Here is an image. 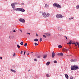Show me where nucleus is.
I'll list each match as a JSON object with an SVG mask.
<instances>
[{
	"label": "nucleus",
	"instance_id": "obj_10",
	"mask_svg": "<svg viewBox=\"0 0 79 79\" xmlns=\"http://www.w3.org/2000/svg\"><path fill=\"white\" fill-rule=\"evenodd\" d=\"M55 55L56 54H55V52H52V58H54V57L55 56Z\"/></svg>",
	"mask_w": 79,
	"mask_h": 79
},
{
	"label": "nucleus",
	"instance_id": "obj_33",
	"mask_svg": "<svg viewBox=\"0 0 79 79\" xmlns=\"http://www.w3.org/2000/svg\"><path fill=\"white\" fill-rule=\"evenodd\" d=\"M70 79H73V77H70Z\"/></svg>",
	"mask_w": 79,
	"mask_h": 79
},
{
	"label": "nucleus",
	"instance_id": "obj_28",
	"mask_svg": "<svg viewBox=\"0 0 79 79\" xmlns=\"http://www.w3.org/2000/svg\"><path fill=\"white\" fill-rule=\"evenodd\" d=\"M42 38H40V42H42Z\"/></svg>",
	"mask_w": 79,
	"mask_h": 79
},
{
	"label": "nucleus",
	"instance_id": "obj_11",
	"mask_svg": "<svg viewBox=\"0 0 79 79\" xmlns=\"http://www.w3.org/2000/svg\"><path fill=\"white\" fill-rule=\"evenodd\" d=\"M57 55L60 56H62L63 55V53H59L57 54Z\"/></svg>",
	"mask_w": 79,
	"mask_h": 79
},
{
	"label": "nucleus",
	"instance_id": "obj_40",
	"mask_svg": "<svg viewBox=\"0 0 79 79\" xmlns=\"http://www.w3.org/2000/svg\"><path fill=\"white\" fill-rule=\"evenodd\" d=\"M36 37H37L38 36V35L37 34H36Z\"/></svg>",
	"mask_w": 79,
	"mask_h": 79
},
{
	"label": "nucleus",
	"instance_id": "obj_36",
	"mask_svg": "<svg viewBox=\"0 0 79 79\" xmlns=\"http://www.w3.org/2000/svg\"><path fill=\"white\" fill-rule=\"evenodd\" d=\"M14 3V5H18V3H16V2H15L14 3Z\"/></svg>",
	"mask_w": 79,
	"mask_h": 79
},
{
	"label": "nucleus",
	"instance_id": "obj_21",
	"mask_svg": "<svg viewBox=\"0 0 79 79\" xmlns=\"http://www.w3.org/2000/svg\"><path fill=\"white\" fill-rule=\"evenodd\" d=\"M17 47H18V48H21L20 46H19V44H17Z\"/></svg>",
	"mask_w": 79,
	"mask_h": 79
},
{
	"label": "nucleus",
	"instance_id": "obj_19",
	"mask_svg": "<svg viewBox=\"0 0 79 79\" xmlns=\"http://www.w3.org/2000/svg\"><path fill=\"white\" fill-rule=\"evenodd\" d=\"M34 41H35V42H38V39H34Z\"/></svg>",
	"mask_w": 79,
	"mask_h": 79
},
{
	"label": "nucleus",
	"instance_id": "obj_49",
	"mask_svg": "<svg viewBox=\"0 0 79 79\" xmlns=\"http://www.w3.org/2000/svg\"><path fill=\"white\" fill-rule=\"evenodd\" d=\"M21 32H22V31H21V30H20Z\"/></svg>",
	"mask_w": 79,
	"mask_h": 79
},
{
	"label": "nucleus",
	"instance_id": "obj_4",
	"mask_svg": "<svg viewBox=\"0 0 79 79\" xmlns=\"http://www.w3.org/2000/svg\"><path fill=\"white\" fill-rule=\"evenodd\" d=\"M56 17L57 18H63V16L61 15L57 14L56 15Z\"/></svg>",
	"mask_w": 79,
	"mask_h": 79
},
{
	"label": "nucleus",
	"instance_id": "obj_38",
	"mask_svg": "<svg viewBox=\"0 0 79 79\" xmlns=\"http://www.w3.org/2000/svg\"><path fill=\"white\" fill-rule=\"evenodd\" d=\"M34 60L35 61H37V59H34Z\"/></svg>",
	"mask_w": 79,
	"mask_h": 79
},
{
	"label": "nucleus",
	"instance_id": "obj_22",
	"mask_svg": "<svg viewBox=\"0 0 79 79\" xmlns=\"http://www.w3.org/2000/svg\"><path fill=\"white\" fill-rule=\"evenodd\" d=\"M76 43L77 45H78V48H79V43H78L77 42H76Z\"/></svg>",
	"mask_w": 79,
	"mask_h": 79
},
{
	"label": "nucleus",
	"instance_id": "obj_42",
	"mask_svg": "<svg viewBox=\"0 0 79 79\" xmlns=\"http://www.w3.org/2000/svg\"><path fill=\"white\" fill-rule=\"evenodd\" d=\"M20 53L21 54H22L23 53V51H21Z\"/></svg>",
	"mask_w": 79,
	"mask_h": 79
},
{
	"label": "nucleus",
	"instance_id": "obj_9",
	"mask_svg": "<svg viewBox=\"0 0 79 79\" xmlns=\"http://www.w3.org/2000/svg\"><path fill=\"white\" fill-rule=\"evenodd\" d=\"M77 60L75 59H71L70 61L71 62H75V61H77Z\"/></svg>",
	"mask_w": 79,
	"mask_h": 79
},
{
	"label": "nucleus",
	"instance_id": "obj_46",
	"mask_svg": "<svg viewBox=\"0 0 79 79\" xmlns=\"http://www.w3.org/2000/svg\"><path fill=\"white\" fill-rule=\"evenodd\" d=\"M69 19H70V20L71 19V18H70Z\"/></svg>",
	"mask_w": 79,
	"mask_h": 79
},
{
	"label": "nucleus",
	"instance_id": "obj_50",
	"mask_svg": "<svg viewBox=\"0 0 79 79\" xmlns=\"http://www.w3.org/2000/svg\"><path fill=\"white\" fill-rule=\"evenodd\" d=\"M21 32H22V31H21V30H20Z\"/></svg>",
	"mask_w": 79,
	"mask_h": 79
},
{
	"label": "nucleus",
	"instance_id": "obj_29",
	"mask_svg": "<svg viewBox=\"0 0 79 79\" xmlns=\"http://www.w3.org/2000/svg\"><path fill=\"white\" fill-rule=\"evenodd\" d=\"M54 63H57V61L56 60H54Z\"/></svg>",
	"mask_w": 79,
	"mask_h": 79
},
{
	"label": "nucleus",
	"instance_id": "obj_20",
	"mask_svg": "<svg viewBox=\"0 0 79 79\" xmlns=\"http://www.w3.org/2000/svg\"><path fill=\"white\" fill-rule=\"evenodd\" d=\"M58 47L60 48H62V46L61 45H59L58 46Z\"/></svg>",
	"mask_w": 79,
	"mask_h": 79
},
{
	"label": "nucleus",
	"instance_id": "obj_23",
	"mask_svg": "<svg viewBox=\"0 0 79 79\" xmlns=\"http://www.w3.org/2000/svg\"><path fill=\"white\" fill-rule=\"evenodd\" d=\"M40 57H41V56H40V55H38L37 56V58H40Z\"/></svg>",
	"mask_w": 79,
	"mask_h": 79
},
{
	"label": "nucleus",
	"instance_id": "obj_31",
	"mask_svg": "<svg viewBox=\"0 0 79 79\" xmlns=\"http://www.w3.org/2000/svg\"><path fill=\"white\" fill-rule=\"evenodd\" d=\"M27 43H25L24 44L25 47H26L27 46Z\"/></svg>",
	"mask_w": 79,
	"mask_h": 79
},
{
	"label": "nucleus",
	"instance_id": "obj_44",
	"mask_svg": "<svg viewBox=\"0 0 79 79\" xmlns=\"http://www.w3.org/2000/svg\"><path fill=\"white\" fill-rule=\"evenodd\" d=\"M13 32H16V31L15 30H14V31H13Z\"/></svg>",
	"mask_w": 79,
	"mask_h": 79
},
{
	"label": "nucleus",
	"instance_id": "obj_3",
	"mask_svg": "<svg viewBox=\"0 0 79 79\" xmlns=\"http://www.w3.org/2000/svg\"><path fill=\"white\" fill-rule=\"evenodd\" d=\"M53 5L54 6H56V7H57V8H61V6L57 3H54Z\"/></svg>",
	"mask_w": 79,
	"mask_h": 79
},
{
	"label": "nucleus",
	"instance_id": "obj_16",
	"mask_svg": "<svg viewBox=\"0 0 79 79\" xmlns=\"http://www.w3.org/2000/svg\"><path fill=\"white\" fill-rule=\"evenodd\" d=\"M10 71H12V72H13V73H16V71L12 69H11Z\"/></svg>",
	"mask_w": 79,
	"mask_h": 79
},
{
	"label": "nucleus",
	"instance_id": "obj_35",
	"mask_svg": "<svg viewBox=\"0 0 79 79\" xmlns=\"http://www.w3.org/2000/svg\"><path fill=\"white\" fill-rule=\"evenodd\" d=\"M43 37H45V38H46V36H45V35H43Z\"/></svg>",
	"mask_w": 79,
	"mask_h": 79
},
{
	"label": "nucleus",
	"instance_id": "obj_51",
	"mask_svg": "<svg viewBox=\"0 0 79 79\" xmlns=\"http://www.w3.org/2000/svg\"><path fill=\"white\" fill-rule=\"evenodd\" d=\"M6 0V1H7V0Z\"/></svg>",
	"mask_w": 79,
	"mask_h": 79
},
{
	"label": "nucleus",
	"instance_id": "obj_25",
	"mask_svg": "<svg viewBox=\"0 0 79 79\" xmlns=\"http://www.w3.org/2000/svg\"><path fill=\"white\" fill-rule=\"evenodd\" d=\"M20 44L21 45H23L24 44V43H23V42H21V43H20Z\"/></svg>",
	"mask_w": 79,
	"mask_h": 79
},
{
	"label": "nucleus",
	"instance_id": "obj_32",
	"mask_svg": "<svg viewBox=\"0 0 79 79\" xmlns=\"http://www.w3.org/2000/svg\"><path fill=\"white\" fill-rule=\"evenodd\" d=\"M46 76L48 77H49V74H46Z\"/></svg>",
	"mask_w": 79,
	"mask_h": 79
},
{
	"label": "nucleus",
	"instance_id": "obj_43",
	"mask_svg": "<svg viewBox=\"0 0 79 79\" xmlns=\"http://www.w3.org/2000/svg\"><path fill=\"white\" fill-rule=\"evenodd\" d=\"M0 59H1V60H2V57H0Z\"/></svg>",
	"mask_w": 79,
	"mask_h": 79
},
{
	"label": "nucleus",
	"instance_id": "obj_15",
	"mask_svg": "<svg viewBox=\"0 0 79 79\" xmlns=\"http://www.w3.org/2000/svg\"><path fill=\"white\" fill-rule=\"evenodd\" d=\"M45 35H46V36H50V34L49 33H45Z\"/></svg>",
	"mask_w": 79,
	"mask_h": 79
},
{
	"label": "nucleus",
	"instance_id": "obj_26",
	"mask_svg": "<svg viewBox=\"0 0 79 79\" xmlns=\"http://www.w3.org/2000/svg\"><path fill=\"white\" fill-rule=\"evenodd\" d=\"M45 7H46V8H47V7H48V5H47V4H45Z\"/></svg>",
	"mask_w": 79,
	"mask_h": 79
},
{
	"label": "nucleus",
	"instance_id": "obj_47",
	"mask_svg": "<svg viewBox=\"0 0 79 79\" xmlns=\"http://www.w3.org/2000/svg\"><path fill=\"white\" fill-rule=\"evenodd\" d=\"M28 71H31V70H28Z\"/></svg>",
	"mask_w": 79,
	"mask_h": 79
},
{
	"label": "nucleus",
	"instance_id": "obj_8",
	"mask_svg": "<svg viewBox=\"0 0 79 79\" xmlns=\"http://www.w3.org/2000/svg\"><path fill=\"white\" fill-rule=\"evenodd\" d=\"M72 44H74V43H73V42L72 40H70L69 41V43H67V44H68V45H71Z\"/></svg>",
	"mask_w": 79,
	"mask_h": 79
},
{
	"label": "nucleus",
	"instance_id": "obj_5",
	"mask_svg": "<svg viewBox=\"0 0 79 79\" xmlns=\"http://www.w3.org/2000/svg\"><path fill=\"white\" fill-rule=\"evenodd\" d=\"M19 21L21 22V23H25V20L24 19H19Z\"/></svg>",
	"mask_w": 79,
	"mask_h": 79
},
{
	"label": "nucleus",
	"instance_id": "obj_41",
	"mask_svg": "<svg viewBox=\"0 0 79 79\" xmlns=\"http://www.w3.org/2000/svg\"><path fill=\"white\" fill-rule=\"evenodd\" d=\"M64 37H65V39H67V40L68 39V38H67V37H66V36H65Z\"/></svg>",
	"mask_w": 79,
	"mask_h": 79
},
{
	"label": "nucleus",
	"instance_id": "obj_13",
	"mask_svg": "<svg viewBox=\"0 0 79 79\" xmlns=\"http://www.w3.org/2000/svg\"><path fill=\"white\" fill-rule=\"evenodd\" d=\"M65 76L66 78V79H68L69 78V77L68 76V74H65Z\"/></svg>",
	"mask_w": 79,
	"mask_h": 79
},
{
	"label": "nucleus",
	"instance_id": "obj_14",
	"mask_svg": "<svg viewBox=\"0 0 79 79\" xmlns=\"http://www.w3.org/2000/svg\"><path fill=\"white\" fill-rule=\"evenodd\" d=\"M47 55H44L43 56V58H44V59H45L46 58H47Z\"/></svg>",
	"mask_w": 79,
	"mask_h": 79
},
{
	"label": "nucleus",
	"instance_id": "obj_24",
	"mask_svg": "<svg viewBox=\"0 0 79 79\" xmlns=\"http://www.w3.org/2000/svg\"><path fill=\"white\" fill-rule=\"evenodd\" d=\"M76 8H77V9H79V5L77 6L76 7Z\"/></svg>",
	"mask_w": 79,
	"mask_h": 79
},
{
	"label": "nucleus",
	"instance_id": "obj_1",
	"mask_svg": "<svg viewBox=\"0 0 79 79\" xmlns=\"http://www.w3.org/2000/svg\"><path fill=\"white\" fill-rule=\"evenodd\" d=\"M42 15L44 18H47V17H48L50 16V14L48 13L44 12L42 14Z\"/></svg>",
	"mask_w": 79,
	"mask_h": 79
},
{
	"label": "nucleus",
	"instance_id": "obj_30",
	"mask_svg": "<svg viewBox=\"0 0 79 79\" xmlns=\"http://www.w3.org/2000/svg\"><path fill=\"white\" fill-rule=\"evenodd\" d=\"M16 56V54L15 52H14L13 56Z\"/></svg>",
	"mask_w": 79,
	"mask_h": 79
},
{
	"label": "nucleus",
	"instance_id": "obj_18",
	"mask_svg": "<svg viewBox=\"0 0 79 79\" xmlns=\"http://www.w3.org/2000/svg\"><path fill=\"white\" fill-rule=\"evenodd\" d=\"M46 64L47 66H48V65H49V64H50V62H47Z\"/></svg>",
	"mask_w": 79,
	"mask_h": 79
},
{
	"label": "nucleus",
	"instance_id": "obj_2",
	"mask_svg": "<svg viewBox=\"0 0 79 79\" xmlns=\"http://www.w3.org/2000/svg\"><path fill=\"white\" fill-rule=\"evenodd\" d=\"M79 69V67L77 66L74 65V66H72L71 70L73 71V70H76V69Z\"/></svg>",
	"mask_w": 79,
	"mask_h": 79
},
{
	"label": "nucleus",
	"instance_id": "obj_12",
	"mask_svg": "<svg viewBox=\"0 0 79 79\" xmlns=\"http://www.w3.org/2000/svg\"><path fill=\"white\" fill-rule=\"evenodd\" d=\"M13 10H14V11H19V8L14 9Z\"/></svg>",
	"mask_w": 79,
	"mask_h": 79
},
{
	"label": "nucleus",
	"instance_id": "obj_27",
	"mask_svg": "<svg viewBox=\"0 0 79 79\" xmlns=\"http://www.w3.org/2000/svg\"><path fill=\"white\" fill-rule=\"evenodd\" d=\"M37 45H38V44H37L36 43H35V46H36Z\"/></svg>",
	"mask_w": 79,
	"mask_h": 79
},
{
	"label": "nucleus",
	"instance_id": "obj_39",
	"mask_svg": "<svg viewBox=\"0 0 79 79\" xmlns=\"http://www.w3.org/2000/svg\"><path fill=\"white\" fill-rule=\"evenodd\" d=\"M70 18H71V19H73V18H74V17H71Z\"/></svg>",
	"mask_w": 79,
	"mask_h": 79
},
{
	"label": "nucleus",
	"instance_id": "obj_37",
	"mask_svg": "<svg viewBox=\"0 0 79 79\" xmlns=\"http://www.w3.org/2000/svg\"><path fill=\"white\" fill-rule=\"evenodd\" d=\"M23 55H26V51H25L23 54Z\"/></svg>",
	"mask_w": 79,
	"mask_h": 79
},
{
	"label": "nucleus",
	"instance_id": "obj_45",
	"mask_svg": "<svg viewBox=\"0 0 79 79\" xmlns=\"http://www.w3.org/2000/svg\"><path fill=\"white\" fill-rule=\"evenodd\" d=\"M27 34H28L29 35H30V33H27Z\"/></svg>",
	"mask_w": 79,
	"mask_h": 79
},
{
	"label": "nucleus",
	"instance_id": "obj_52",
	"mask_svg": "<svg viewBox=\"0 0 79 79\" xmlns=\"http://www.w3.org/2000/svg\"><path fill=\"white\" fill-rule=\"evenodd\" d=\"M32 53L33 52H31Z\"/></svg>",
	"mask_w": 79,
	"mask_h": 79
},
{
	"label": "nucleus",
	"instance_id": "obj_34",
	"mask_svg": "<svg viewBox=\"0 0 79 79\" xmlns=\"http://www.w3.org/2000/svg\"><path fill=\"white\" fill-rule=\"evenodd\" d=\"M73 44H74L75 46H77V44H76L74 43V41Z\"/></svg>",
	"mask_w": 79,
	"mask_h": 79
},
{
	"label": "nucleus",
	"instance_id": "obj_48",
	"mask_svg": "<svg viewBox=\"0 0 79 79\" xmlns=\"http://www.w3.org/2000/svg\"><path fill=\"white\" fill-rule=\"evenodd\" d=\"M27 55H29V54L28 53V54H27Z\"/></svg>",
	"mask_w": 79,
	"mask_h": 79
},
{
	"label": "nucleus",
	"instance_id": "obj_6",
	"mask_svg": "<svg viewBox=\"0 0 79 79\" xmlns=\"http://www.w3.org/2000/svg\"><path fill=\"white\" fill-rule=\"evenodd\" d=\"M19 11H22V12H24V11H25V10H24V9L19 8Z\"/></svg>",
	"mask_w": 79,
	"mask_h": 79
},
{
	"label": "nucleus",
	"instance_id": "obj_53",
	"mask_svg": "<svg viewBox=\"0 0 79 79\" xmlns=\"http://www.w3.org/2000/svg\"><path fill=\"white\" fill-rule=\"evenodd\" d=\"M0 71H1V70H0Z\"/></svg>",
	"mask_w": 79,
	"mask_h": 79
},
{
	"label": "nucleus",
	"instance_id": "obj_7",
	"mask_svg": "<svg viewBox=\"0 0 79 79\" xmlns=\"http://www.w3.org/2000/svg\"><path fill=\"white\" fill-rule=\"evenodd\" d=\"M11 6L12 8H13L14 9H15V3H13L11 4Z\"/></svg>",
	"mask_w": 79,
	"mask_h": 79
},
{
	"label": "nucleus",
	"instance_id": "obj_17",
	"mask_svg": "<svg viewBox=\"0 0 79 79\" xmlns=\"http://www.w3.org/2000/svg\"><path fill=\"white\" fill-rule=\"evenodd\" d=\"M64 51H65L66 52H67V51H68V50H69V49H64Z\"/></svg>",
	"mask_w": 79,
	"mask_h": 79
}]
</instances>
